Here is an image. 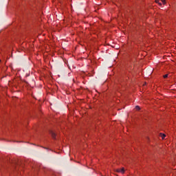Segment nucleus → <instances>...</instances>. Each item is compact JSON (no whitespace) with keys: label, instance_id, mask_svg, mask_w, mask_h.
Wrapping results in <instances>:
<instances>
[{"label":"nucleus","instance_id":"nucleus-1","mask_svg":"<svg viewBox=\"0 0 176 176\" xmlns=\"http://www.w3.org/2000/svg\"><path fill=\"white\" fill-rule=\"evenodd\" d=\"M117 173H121V174H124V168H122L121 169H117Z\"/></svg>","mask_w":176,"mask_h":176},{"label":"nucleus","instance_id":"nucleus-2","mask_svg":"<svg viewBox=\"0 0 176 176\" xmlns=\"http://www.w3.org/2000/svg\"><path fill=\"white\" fill-rule=\"evenodd\" d=\"M50 134H51L52 138H54V140H56V133L53 131H51Z\"/></svg>","mask_w":176,"mask_h":176},{"label":"nucleus","instance_id":"nucleus-3","mask_svg":"<svg viewBox=\"0 0 176 176\" xmlns=\"http://www.w3.org/2000/svg\"><path fill=\"white\" fill-rule=\"evenodd\" d=\"M160 136L162 138V140H164V138H166V134L164 133H160Z\"/></svg>","mask_w":176,"mask_h":176},{"label":"nucleus","instance_id":"nucleus-4","mask_svg":"<svg viewBox=\"0 0 176 176\" xmlns=\"http://www.w3.org/2000/svg\"><path fill=\"white\" fill-rule=\"evenodd\" d=\"M155 3H158V5H160V6H162V2H160V0H155Z\"/></svg>","mask_w":176,"mask_h":176},{"label":"nucleus","instance_id":"nucleus-5","mask_svg":"<svg viewBox=\"0 0 176 176\" xmlns=\"http://www.w3.org/2000/svg\"><path fill=\"white\" fill-rule=\"evenodd\" d=\"M135 109H137V111H140V109H141V108H140V106H136Z\"/></svg>","mask_w":176,"mask_h":176},{"label":"nucleus","instance_id":"nucleus-6","mask_svg":"<svg viewBox=\"0 0 176 176\" xmlns=\"http://www.w3.org/2000/svg\"><path fill=\"white\" fill-rule=\"evenodd\" d=\"M161 2H162L164 5H166V0H161Z\"/></svg>","mask_w":176,"mask_h":176},{"label":"nucleus","instance_id":"nucleus-7","mask_svg":"<svg viewBox=\"0 0 176 176\" xmlns=\"http://www.w3.org/2000/svg\"><path fill=\"white\" fill-rule=\"evenodd\" d=\"M168 74H165V75L164 76V78H168Z\"/></svg>","mask_w":176,"mask_h":176}]
</instances>
